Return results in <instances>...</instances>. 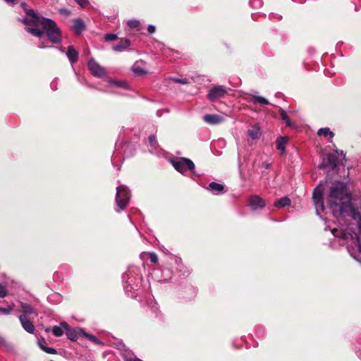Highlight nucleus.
Here are the masks:
<instances>
[{
	"label": "nucleus",
	"mask_w": 361,
	"mask_h": 361,
	"mask_svg": "<svg viewBox=\"0 0 361 361\" xmlns=\"http://www.w3.org/2000/svg\"><path fill=\"white\" fill-rule=\"evenodd\" d=\"M326 201L334 216H349L356 220L361 233V209L353 205L352 195L344 183L338 182L331 185Z\"/></svg>",
	"instance_id": "f257e3e1"
},
{
	"label": "nucleus",
	"mask_w": 361,
	"mask_h": 361,
	"mask_svg": "<svg viewBox=\"0 0 361 361\" xmlns=\"http://www.w3.org/2000/svg\"><path fill=\"white\" fill-rule=\"evenodd\" d=\"M21 5L29 17L22 19L21 22L26 25L32 26V27H25L27 32L38 37L46 34L48 39L52 43L59 44L61 42V30L55 21L50 18L39 16L33 9L28 8L25 3H23Z\"/></svg>",
	"instance_id": "f03ea898"
},
{
	"label": "nucleus",
	"mask_w": 361,
	"mask_h": 361,
	"mask_svg": "<svg viewBox=\"0 0 361 361\" xmlns=\"http://www.w3.org/2000/svg\"><path fill=\"white\" fill-rule=\"evenodd\" d=\"M130 193L126 185H120L116 188V202L119 207L118 212L123 210L128 205Z\"/></svg>",
	"instance_id": "7ed1b4c3"
},
{
	"label": "nucleus",
	"mask_w": 361,
	"mask_h": 361,
	"mask_svg": "<svg viewBox=\"0 0 361 361\" xmlns=\"http://www.w3.org/2000/svg\"><path fill=\"white\" fill-rule=\"evenodd\" d=\"M338 157L334 154H326L319 166V169H325L328 173L334 172L338 168Z\"/></svg>",
	"instance_id": "20e7f679"
},
{
	"label": "nucleus",
	"mask_w": 361,
	"mask_h": 361,
	"mask_svg": "<svg viewBox=\"0 0 361 361\" xmlns=\"http://www.w3.org/2000/svg\"><path fill=\"white\" fill-rule=\"evenodd\" d=\"M171 164L176 170L181 173H185L188 170L193 172L195 170L194 163L188 158H180L178 160H172Z\"/></svg>",
	"instance_id": "39448f33"
},
{
	"label": "nucleus",
	"mask_w": 361,
	"mask_h": 361,
	"mask_svg": "<svg viewBox=\"0 0 361 361\" xmlns=\"http://www.w3.org/2000/svg\"><path fill=\"white\" fill-rule=\"evenodd\" d=\"M87 68L91 74L94 77L104 78L106 75V69L100 66L93 58L88 61Z\"/></svg>",
	"instance_id": "423d86ee"
},
{
	"label": "nucleus",
	"mask_w": 361,
	"mask_h": 361,
	"mask_svg": "<svg viewBox=\"0 0 361 361\" xmlns=\"http://www.w3.org/2000/svg\"><path fill=\"white\" fill-rule=\"evenodd\" d=\"M228 94V90L222 85H217L212 87L207 94V98L209 101L214 102L216 99L224 97Z\"/></svg>",
	"instance_id": "0eeeda50"
},
{
	"label": "nucleus",
	"mask_w": 361,
	"mask_h": 361,
	"mask_svg": "<svg viewBox=\"0 0 361 361\" xmlns=\"http://www.w3.org/2000/svg\"><path fill=\"white\" fill-rule=\"evenodd\" d=\"M249 205L252 210L262 209L265 207V201L259 195H251L248 199Z\"/></svg>",
	"instance_id": "6e6552de"
},
{
	"label": "nucleus",
	"mask_w": 361,
	"mask_h": 361,
	"mask_svg": "<svg viewBox=\"0 0 361 361\" xmlns=\"http://www.w3.org/2000/svg\"><path fill=\"white\" fill-rule=\"evenodd\" d=\"M68 328V323L66 322H62L60 323L59 326H54L51 329V328H47L45 329V331L47 333H49L51 331L52 334L56 336L59 337L61 336L64 331L66 332V329Z\"/></svg>",
	"instance_id": "1a4fd4ad"
},
{
	"label": "nucleus",
	"mask_w": 361,
	"mask_h": 361,
	"mask_svg": "<svg viewBox=\"0 0 361 361\" xmlns=\"http://www.w3.org/2000/svg\"><path fill=\"white\" fill-rule=\"evenodd\" d=\"M19 320L23 328L29 334H33L35 332V328L32 322L28 319L27 317H25V314H20L19 316Z\"/></svg>",
	"instance_id": "9d476101"
},
{
	"label": "nucleus",
	"mask_w": 361,
	"mask_h": 361,
	"mask_svg": "<svg viewBox=\"0 0 361 361\" xmlns=\"http://www.w3.org/2000/svg\"><path fill=\"white\" fill-rule=\"evenodd\" d=\"M203 120L211 125H216L222 123L224 118L218 114H206L203 117Z\"/></svg>",
	"instance_id": "9b49d317"
},
{
	"label": "nucleus",
	"mask_w": 361,
	"mask_h": 361,
	"mask_svg": "<svg viewBox=\"0 0 361 361\" xmlns=\"http://www.w3.org/2000/svg\"><path fill=\"white\" fill-rule=\"evenodd\" d=\"M86 28L85 24L82 19L78 18L73 20V30L75 35H80Z\"/></svg>",
	"instance_id": "f8f14e48"
},
{
	"label": "nucleus",
	"mask_w": 361,
	"mask_h": 361,
	"mask_svg": "<svg viewBox=\"0 0 361 361\" xmlns=\"http://www.w3.org/2000/svg\"><path fill=\"white\" fill-rule=\"evenodd\" d=\"M131 45V42L127 38H121L119 44L112 47L113 50L117 52H121L126 50Z\"/></svg>",
	"instance_id": "ddd939ff"
},
{
	"label": "nucleus",
	"mask_w": 361,
	"mask_h": 361,
	"mask_svg": "<svg viewBox=\"0 0 361 361\" xmlns=\"http://www.w3.org/2000/svg\"><path fill=\"white\" fill-rule=\"evenodd\" d=\"M78 51L73 46L68 47L66 56L72 64L78 61Z\"/></svg>",
	"instance_id": "4468645a"
},
{
	"label": "nucleus",
	"mask_w": 361,
	"mask_h": 361,
	"mask_svg": "<svg viewBox=\"0 0 361 361\" xmlns=\"http://www.w3.org/2000/svg\"><path fill=\"white\" fill-rule=\"evenodd\" d=\"M208 189L214 194L219 195L225 192L224 185L216 182H212L209 184Z\"/></svg>",
	"instance_id": "2eb2a0df"
},
{
	"label": "nucleus",
	"mask_w": 361,
	"mask_h": 361,
	"mask_svg": "<svg viewBox=\"0 0 361 361\" xmlns=\"http://www.w3.org/2000/svg\"><path fill=\"white\" fill-rule=\"evenodd\" d=\"M163 54L166 57H171L173 59H179L182 56L179 51L173 50L171 48H164L163 49Z\"/></svg>",
	"instance_id": "dca6fc26"
},
{
	"label": "nucleus",
	"mask_w": 361,
	"mask_h": 361,
	"mask_svg": "<svg viewBox=\"0 0 361 361\" xmlns=\"http://www.w3.org/2000/svg\"><path fill=\"white\" fill-rule=\"evenodd\" d=\"M332 233L333 234L336 236V237H340L341 238H343V239H348L349 236L351 238H353V236H356V233L355 232H347L346 231H338V230L337 229H334L332 231Z\"/></svg>",
	"instance_id": "f3484780"
},
{
	"label": "nucleus",
	"mask_w": 361,
	"mask_h": 361,
	"mask_svg": "<svg viewBox=\"0 0 361 361\" xmlns=\"http://www.w3.org/2000/svg\"><path fill=\"white\" fill-rule=\"evenodd\" d=\"M140 258L142 259H149L150 262L154 264H157L159 260L158 256L154 252H142Z\"/></svg>",
	"instance_id": "a211bd4d"
},
{
	"label": "nucleus",
	"mask_w": 361,
	"mask_h": 361,
	"mask_svg": "<svg viewBox=\"0 0 361 361\" xmlns=\"http://www.w3.org/2000/svg\"><path fill=\"white\" fill-rule=\"evenodd\" d=\"M290 203L291 201L288 197H283L281 199L276 200L274 203V206L276 208H283L286 206H289Z\"/></svg>",
	"instance_id": "6ab92c4d"
},
{
	"label": "nucleus",
	"mask_w": 361,
	"mask_h": 361,
	"mask_svg": "<svg viewBox=\"0 0 361 361\" xmlns=\"http://www.w3.org/2000/svg\"><path fill=\"white\" fill-rule=\"evenodd\" d=\"M21 308V314H25V317H27L30 314H32L35 313V310L32 305L27 303L21 302L20 304Z\"/></svg>",
	"instance_id": "aec40b11"
},
{
	"label": "nucleus",
	"mask_w": 361,
	"mask_h": 361,
	"mask_svg": "<svg viewBox=\"0 0 361 361\" xmlns=\"http://www.w3.org/2000/svg\"><path fill=\"white\" fill-rule=\"evenodd\" d=\"M313 200L316 204L319 203L322 204L323 196L321 188L317 187L314 189L313 192Z\"/></svg>",
	"instance_id": "412c9836"
},
{
	"label": "nucleus",
	"mask_w": 361,
	"mask_h": 361,
	"mask_svg": "<svg viewBox=\"0 0 361 361\" xmlns=\"http://www.w3.org/2000/svg\"><path fill=\"white\" fill-rule=\"evenodd\" d=\"M279 114L280 115L281 118L285 121L286 125L287 126H288V127L294 126V123L291 121L289 116L287 115L286 112L283 109H279Z\"/></svg>",
	"instance_id": "4be33fe9"
},
{
	"label": "nucleus",
	"mask_w": 361,
	"mask_h": 361,
	"mask_svg": "<svg viewBox=\"0 0 361 361\" xmlns=\"http://www.w3.org/2000/svg\"><path fill=\"white\" fill-rule=\"evenodd\" d=\"M66 334L67 338L73 341H75L78 338L76 331L73 329H71L68 324V328L66 330Z\"/></svg>",
	"instance_id": "5701e85b"
},
{
	"label": "nucleus",
	"mask_w": 361,
	"mask_h": 361,
	"mask_svg": "<svg viewBox=\"0 0 361 361\" xmlns=\"http://www.w3.org/2000/svg\"><path fill=\"white\" fill-rule=\"evenodd\" d=\"M317 135L319 136H324V137H330L333 138L334 137V133L332 132L329 128H322L318 130Z\"/></svg>",
	"instance_id": "b1692460"
},
{
	"label": "nucleus",
	"mask_w": 361,
	"mask_h": 361,
	"mask_svg": "<svg viewBox=\"0 0 361 361\" xmlns=\"http://www.w3.org/2000/svg\"><path fill=\"white\" fill-rule=\"evenodd\" d=\"M251 102L254 104H262L264 105L269 104V102L267 99L260 96H253L251 99Z\"/></svg>",
	"instance_id": "393cba45"
},
{
	"label": "nucleus",
	"mask_w": 361,
	"mask_h": 361,
	"mask_svg": "<svg viewBox=\"0 0 361 361\" xmlns=\"http://www.w3.org/2000/svg\"><path fill=\"white\" fill-rule=\"evenodd\" d=\"M39 348L47 354H51V355L57 354V350L55 348H51V347H47L44 344H42V342L39 343Z\"/></svg>",
	"instance_id": "a878e982"
},
{
	"label": "nucleus",
	"mask_w": 361,
	"mask_h": 361,
	"mask_svg": "<svg viewBox=\"0 0 361 361\" xmlns=\"http://www.w3.org/2000/svg\"><path fill=\"white\" fill-rule=\"evenodd\" d=\"M288 141V139L285 137H280L276 140V147L279 150H284L285 149V145Z\"/></svg>",
	"instance_id": "bb28decb"
},
{
	"label": "nucleus",
	"mask_w": 361,
	"mask_h": 361,
	"mask_svg": "<svg viewBox=\"0 0 361 361\" xmlns=\"http://www.w3.org/2000/svg\"><path fill=\"white\" fill-rule=\"evenodd\" d=\"M247 135L253 140L258 138L259 128L253 127L251 129H249L247 130Z\"/></svg>",
	"instance_id": "cd10ccee"
},
{
	"label": "nucleus",
	"mask_w": 361,
	"mask_h": 361,
	"mask_svg": "<svg viewBox=\"0 0 361 361\" xmlns=\"http://www.w3.org/2000/svg\"><path fill=\"white\" fill-rule=\"evenodd\" d=\"M14 306V304H11V305H8V307H0V313L3 314H9L13 312Z\"/></svg>",
	"instance_id": "c85d7f7f"
},
{
	"label": "nucleus",
	"mask_w": 361,
	"mask_h": 361,
	"mask_svg": "<svg viewBox=\"0 0 361 361\" xmlns=\"http://www.w3.org/2000/svg\"><path fill=\"white\" fill-rule=\"evenodd\" d=\"M84 335L88 340H90V341L93 342L95 344L102 343L101 341L94 335L86 334V333L84 334Z\"/></svg>",
	"instance_id": "c756f323"
},
{
	"label": "nucleus",
	"mask_w": 361,
	"mask_h": 361,
	"mask_svg": "<svg viewBox=\"0 0 361 361\" xmlns=\"http://www.w3.org/2000/svg\"><path fill=\"white\" fill-rule=\"evenodd\" d=\"M133 73L137 75H143L147 74V71L142 69L140 67L134 66L133 67Z\"/></svg>",
	"instance_id": "7c9ffc66"
},
{
	"label": "nucleus",
	"mask_w": 361,
	"mask_h": 361,
	"mask_svg": "<svg viewBox=\"0 0 361 361\" xmlns=\"http://www.w3.org/2000/svg\"><path fill=\"white\" fill-rule=\"evenodd\" d=\"M149 143V145L153 147L154 148H157L158 146V142L156 139V136L154 135H151L148 137Z\"/></svg>",
	"instance_id": "2f4dec72"
},
{
	"label": "nucleus",
	"mask_w": 361,
	"mask_h": 361,
	"mask_svg": "<svg viewBox=\"0 0 361 361\" xmlns=\"http://www.w3.org/2000/svg\"><path fill=\"white\" fill-rule=\"evenodd\" d=\"M127 24L130 28H138L140 25V21L137 20H128Z\"/></svg>",
	"instance_id": "473e14b6"
},
{
	"label": "nucleus",
	"mask_w": 361,
	"mask_h": 361,
	"mask_svg": "<svg viewBox=\"0 0 361 361\" xmlns=\"http://www.w3.org/2000/svg\"><path fill=\"white\" fill-rule=\"evenodd\" d=\"M104 38L107 42H111L116 40L118 37L116 34L107 33L104 35Z\"/></svg>",
	"instance_id": "72a5a7b5"
},
{
	"label": "nucleus",
	"mask_w": 361,
	"mask_h": 361,
	"mask_svg": "<svg viewBox=\"0 0 361 361\" xmlns=\"http://www.w3.org/2000/svg\"><path fill=\"white\" fill-rule=\"evenodd\" d=\"M76 3H78L81 8H87L89 4V0H74Z\"/></svg>",
	"instance_id": "f704fd0d"
},
{
	"label": "nucleus",
	"mask_w": 361,
	"mask_h": 361,
	"mask_svg": "<svg viewBox=\"0 0 361 361\" xmlns=\"http://www.w3.org/2000/svg\"><path fill=\"white\" fill-rule=\"evenodd\" d=\"M8 294L7 289L5 286L0 285V298H4Z\"/></svg>",
	"instance_id": "c9c22d12"
},
{
	"label": "nucleus",
	"mask_w": 361,
	"mask_h": 361,
	"mask_svg": "<svg viewBox=\"0 0 361 361\" xmlns=\"http://www.w3.org/2000/svg\"><path fill=\"white\" fill-rule=\"evenodd\" d=\"M60 14L66 16H69L71 14V11L66 8H62L59 10Z\"/></svg>",
	"instance_id": "e433bc0d"
},
{
	"label": "nucleus",
	"mask_w": 361,
	"mask_h": 361,
	"mask_svg": "<svg viewBox=\"0 0 361 361\" xmlns=\"http://www.w3.org/2000/svg\"><path fill=\"white\" fill-rule=\"evenodd\" d=\"M147 31L149 34H153L154 32H155L156 31V27L155 26L152 25H148L147 27Z\"/></svg>",
	"instance_id": "4c0bfd02"
},
{
	"label": "nucleus",
	"mask_w": 361,
	"mask_h": 361,
	"mask_svg": "<svg viewBox=\"0 0 361 361\" xmlns=\"http://www.w3.org/2000/svg\"><path fill=\"white\" fill-rule=\"evenodd\" d=\"M250 3L252 6L254 4H259V6H261L262 4L260 0H250Z\"/></svg>",
	"instance_id": "58836bf2"
},
{
	"label": "nucleus",
	"mask_w": 361,
	"mask_h": 361,
	"mask_svg": "<svg viewBox=\"0 0 361 361\" xmlns=\"http://www.w3.org/2000/svg\"><path fill=\"white\" fill-rule=\"evenodd\" d=\"M336 153H337L338 155H341L343 157V159H345V154H344L343 151L342 150H339V149H336L335 150Z\"/></svg>",
	"instance_id": "ea45409f"
},
{
	"label": "nucleus",
	"mask_w": 361,
	"mask_h": 361,
	"mask_svg": "<svg viewBox=\"0 0 361 361\" xmlns=\"http://www.w3.org/2000/svg\"><path fill=\"white\" fill-rule=\"evenodd\" d=\"M42 342V344H44L46 345L47 342L44 338H42L41 340L38 341V345L39 346V343Z\"/></svg>",
	"instance_id": "a19ab883"
},
{
	"label": "nucleus",
	"mask_w": 361,
	"mask_h": 361,
	"mask_svg": "<svg viewBox=\"0 0 361 361\" xmlns=\"http://www.w3.org/2000/svg\"><path fill=\"white\" fill-rule=\"evenodd\" d=\"M175 81L177 82H179V83H182V84L185 83V81H183V80H180V79H175Z\"/></svg>",
	"instance_id": "79ce46f5"
},
{
	"label": "nucleus",
	"mask_w": 361,
	"mask_h": 361,
	"mask_svg": "<svg viewBox=\"0 0 361 361\" xmlns=\"http://www.w3.org/2000/svg\"><path fill=\"white\" fill-rule=\"evenodd\" d=\"M357 245L358 247V249H359L360 252H361V245H360L358 239H357Z\"/></svg>",
	"instance_id": "37998d69"
},
{
	"label": "nucleus",
	"mask_w": 361,
	"mask_h": 361,
	"mask_svg": "<svg viewBox=\"0 0 361 361\" xmlns=\"http://www.w3.org/2000/svg\"><path fill=\"white\" fill-rule=\"evenodd\" d=\"M8 3H14L16 0H5Z\"/></svg>",
	"instance_id": "c03bdc74"
},
{
	"label": "nucleus",
	"mask_w": 361,
	"mask_h": 361,
	"mask_svg": "<svg viewBox=\"0 0 361 361\" xmlns=\"http://www.w3.org/2000/svg\"><path fill=\"white\" fill-rule=\"evenodd\" d=\"M3 341V338L1 337H0V343H1Z\"/></svg>",
	"instance_id": "a18cd8bd"
}]
</instances>
